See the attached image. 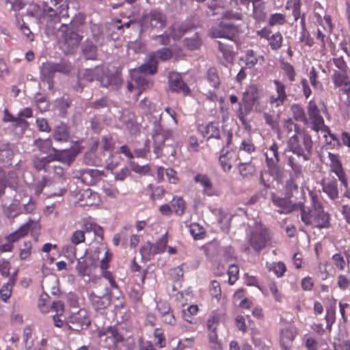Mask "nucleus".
Returning a JSON list of instances; mask_svg holds the SVG:
<instances>
[{
    "label": "nucleus",
    "instance_id": "f257e3e1",
    "mask_svg": "<svg viewBox=\"0 0 350 350\" xmlns=\"http://www.w3.org/2000/svg\"><path fill=\"white\" fill-rule=\"evenodd\" d=\"M313 142L310 135L304 131L295 130V134L288 141V147L294 154L303 155L302 160L308 161L312 153Z\"/></svg>",
    "mask_w": 350,
    "mask_h": 350
},
{
    "label": "nucleus",
    "instance_id": "f03ea898",
    "mask_svg": "<svg viewBox=\"0 0 350 350\" xmlns=\"http://www.w3.org/2000/svg\"><path fill=\"white\" fill-rule=\"evenodd\" d=\"M299 210L301 211V220L306 226H311L318 229L330 227V215L324 210L311 211L304 204H299Z\"/></svg>",
    "mask_w": 350,
    "mask_h": 350
},
{
    "label": "nucleus",
    "instance_id": "7ed1b4c3",
    "mask_svg": "<svg viewBox=\"0 0 350 350\" xmlns=\"http://www.w3.org/2000/svg\"><path fill=\"white\" fill-rule=\"evenodd\" d=\"M97 336L103 347L108 350H119V345L125 341L124 336L116 325L99 329Z\"/></svg>",
    "mask_w": 350,
    "mask_h": 350
},
{
    "label": "nucleus",
    "instance_id": "20e7f679",
    "mask_svg": "<svg viewBox=\"0 0 350 350\" xmlns=\"http://www.w3.org/2000/svg\"><path fill=\"white\" fill-rule=\"evenodd\" d=\"M40 79L46 82L51 88L53 84V78L56 72L64 74L69 73L72 70L70 63L62 60L59 63L52 62H46L42 64L40 66Z\"/></svg>",
    "mask_w": 350,
    "mask_h": 350
},
{
    "label": "nucleus",
    "instance_id": "39448f33",
    "mask_svg": "<svg viewBox=\"0 0 350 350\" xmlns=\"http://www.w3.org/2000/svg\"><path fill=\"white\" fill-rule=\"evenodd\" d=\"M34 144L43 153H47L51 150H53L55 152L56 159L65 163L73 161L79 153V151L76 149L57 150L52 147V141L50 138L45 139H38L35 140Z\"/></svg>",
    "mask_w": 350,
    "mask_h": 350
},
{
    "label": "nucleus",
    "instance_id": "423d86ee",
    "mask_svg": "<svg viewBox=\"0 0 350 350\" xmlns=\"http://www.w3.org/2000/svg\"><path fill=\"white\" fill-rule=\"evenodd\" d=\"M40 224L38 221L29 219L25 224H23L18 230L7 235L5 239L8 242L14 243L21 239L26 237L29 232L31 236L37 241L40 233Z\"/></svg>",
    "mask_w": 350,
    "mask_h": 350
},
{
    "label": "nucleus",
    "instance_id": "0eeeda50",
    "mask_svg": "<svg viewBox=\"0 0 350 350\" xmlns=\"http://www.w3.org/2000/svg\"><path fill=\"white\" fill-rule=\"evenodd\" d=\"M241 32L240 27L232 23L221 21L216 27H213L209 31L211 38H222L234 40Z\"/></svg>",
    "mask_w": 350,
    "mask_h": 350
},
{
    "label": "nucleus",
    "instance_id": "6e6552de",
    "mask_svg": "<svg viewBox=\"0 0 350 350\" xmlns=\"http://www.w3.org/2000/svg\"><path fill=\"white\" fill-rule=\"evenodd\" d=\"M142 22L145 27L160 30L165 27L167 18L162 10L153 9L148 14H144Z\"/></svg>",
    "mask_w": 350,
    "mask_h": 350
},
{
    "label": "nucleus",
    "instance_id": "1a4fd4ad",
    "mask_svg": "<svg viewBox=\"0 0 350 350\" xmlns=\"http://www.w3.org/2000/svg\"><path fill=\"white\" fill-rule=\"evenodd\" d=\"M270 239L271 235L268 229L259 226L251 232L249 243L254 251L259 252L266 247Z\"/></svg>",
    "mask_w": 350,
    "mask_h": 350
},
{
    "label": "nucleus",
    "instance_id": "9d476101",
    "mask_svg": "<svg viewBox=\"0 0 350 350\" xmlns=\"http://www.w3.org/2000/svg\"><path fill=\"white\" fill-rule=\"evenodd\" d=\"M256 34L260 39L267 40L268 46L273 51H278L282 46L284 38L279 31L273 33L269 27H264L257 30Z\"/></svg>",
    "mask_w": 350,
    "mask_h": 350
},
{
    "label": "nucleus",
    "instance_id": "9b49d317",
    "mask_svg": "<svg viewBox=\"0 0 350 350\" xmlns=\"http://www.w3.org/2000/svg\"><path fill=\"white\" fill-rule=\"evenodd\" d=\"M62 33V48L66 53H72V50L78 46L81 37L74 31H69L68 25L62 24L59 28Z\"/></svg>",
    "mask_w": 350,
    "mask_h": 350
},
{
    "label": "nucleus",
    "instance_id": "f8f14e48",
    "mask_svg": "<svg viewBox=\"0 0 350 350\" xmlns=\"http://www.w3.org/2000/svg\"><path fill=\"white\" fill-rule=\"evenodd\" d=\"M172 134V131L170 129H163L160 125L155 128L152 135V139L154 144L153 152L156 154L157 158L161 156L165 141L171 138Z\"/></svg>",
    "mask_w": 350,
    "mask_h": 350
},
{
    "label": "nucleus",
    "instance_id": "ddd939ff",
    "mask_svg": "<svg viewBox=\"0 0 350 350\" xmlns=\"http://www.w3.org/2000/svg\"><path fill=\"white\" fill-rule=\"evenodd\" d=\"M89 324V317L85 309H79L77 312L72 313L66 322L68 329L75 332H79L83 325Z\"/></svg>",
    "mask_w": 350,
    "mask_h": 350
},
{
    "label": "nucleus",
    "instance_id": "4468645a",
    "mask_svg": "<svg viewBox=\"0 0 350 350\" xmlns=\"http://www.w3.org/2000/svg\"><path fill=\"white\" fill-rule=\"evenodd\" d=\"M328 159L330 161V171L336 174L342 185L347 189L348 180L345 171L342 167L340 157L337 154L332 152L328 153Z\"/></svg>",
    "mask_w": 350,
    "mask_h": 350
},
{
    "label": "nucleus",
    "instance_id": "2eb2a0df",
    "mask_svg": "<svg viewBox=\"0 0 350 350\" xmlns=\"http://www.w3.org/2000/svg\"><path fill=\"white\" fill-rule=\"evenodd\" d=\"M307 118L308 124H311V129L315 131H319L321 126H323L324 119L321 115L320 109L312 100H310L307 105Z\"/></svg>",
    "mask_w": 350,
    "mask_h": 350
},
{
    "label": "nucleus",
    "instance_id": "dca6fc26",
    "mask_svg": "<svg viewBox=\"0 0 350 350\" xmlns=\"http://www.w3.org/2000/svg\"><path fill=\"white\" fill-rule=\"evenodd\" d=\"M257 98V90L255 88H250L245 92H244L242 102L245 105V111H243L241 105L237 111V117L241 121H244L245 115L251 111L252 107Z\"/></svg>",
    "mask_w": 350,
    "mask_h": 350
},
{
    "label": "nucleus",
    "instance_id": "f3484780",
    "mask_svg": "<svg viewBox=\"0 0 350 350\" xmlns=\"http://www.w3.org/2000/svg\"><path fill=\"white\" fill-rule=\"evenodd\" d=\"M273 83L274 84L277 94L271 95L269 97V103L275 107H278L283 105L287 99L286 85L282 81L278 79L273 80Z\"/></svg>",
    "mask_w": 350,
    "mask_h": 350
},
{
    "label": "nucleus",
    "instance_id": "a211bd4d",
    "mask_svg": "<svg viewBox=\"0 0 350 350\" xmlns=\"http://www.w3.org/2000/svg\"><path fill=\"white\" fill-rule=\"evenodd\" d=\"M169 83L170 88L172 92L183 94L184 96L191 94L190 88L178 73L172 72L169 75Z\"/></svg>",
    "mask_w": 350,
    "mask_h": 350
},
{
    "label": "nucleus",
    "instance_id": "6ab92c4d",
    "mask_svg": "<svg viewBox=\"0 0 350 350\" xmlns=\"http://www.w3.org/2000/svg\"><path fill=\"white\" fill-rule=\"evenodd\" d=\"M271 200L273 204L280 208L278 211L280 213H290L293 211L299 209V204H302L301 202L293 204L289 199L278 197L274 193L271 194Z\"/></svg>",
    "mask_w": 350,
    "mask_h": 350
},
{
    "label": "nucleus",
    "instance_id": "aec40b11",
    "mask_svg": "<svg viewBox=\"0 0 350 350\" xmlns=\"http://www.w3.org/2000/svg\"><path fill=\"white\" fill-rule=\"evenodd\" d=\"M100 83L103 87L109 88L110 90H118L122 83L121 75L116 72L111 74L105 73L103 70Z\"/></svg>",
    "mask_w": 350,
    "mask_h": 350
},
{
    "label": "nucleus",
    "instance_id": "412c9836",
    "mask_svg": "<svg viewBox=\"0 0 350 350\" xmlns=\"http://www.w3.org/2000/svg\"><path fill=\"white\" fill-rule=\"evenodd\" d=\"M51 1L54 5L60 4L57 8V11L54 10L51 8H49V12H52V14H50V16H53L54 24L59 23L62 18H68L69 16L68 0H51Z\"/></svg>",
    "mask_w": 350,
    "mask_h": 350
},
{
    "label": "nucleus",
    "instance_id": "4be33fe9",
    "mask_svg": "<svg viewBox=\"0 0 350 350\" xmlns=\"http://www.w3.org/2000/svg\"><path fill=\"white\" fill-rule=\"evenodd\" d=\"M78 196L77 203L80 206H91L99 201L98 193L90 189L80 191Z\"/></svg>",
    "mask_w": 350,
    "mask_h": 350
},
{
    "label": "nucleus",
    "instance_id": "5701e85b",
    "mask_svg": "<svg viewBox=\"0 0 350 350\" xmlns=\"http://www.w3.org/2000/svg\"><path fill=\"white\" fill-rule=\"evenodd\" d=\"M297 334V329L295 327H287L281 329L280 342L284 349H290Z\"/></svg>",
    "mask_w": 350,
    "mask_h": 350
},
{
    "label": "nucleus",
    "instance_id": "b1692460",
    "mask_svg": "<svg viewBox=\"0 0 350 350\" xmlns=\"http://www.w3.org/2000/svg\"><path fill=\"white\" fill-rule=\"evenodd\" d=\"M222 153L219 157V164L225 172H228L232 169V165L237 161L239 157L233 151L226 150Z\"/></svg>",
    "mask_w": 350,
    "mask_h": 350
},
{
    "label": "nucleus",
    "instance_id": "393cba45",
    "mask_svg": "<svg viewBox=\"0 0 350 350\" xmlns=\"http://www.w3.org/2000/svg\"><path fill=\"white\" fill-rule=\"evenodd\" d=\"M198 131L205 138H220V130L217 123L209 122L206 124L199 125Z\"/></svg>",
    "mask_w": 350,
    "mask_h": 350
},
{
    "label": "nucleus",
    "instance_id": "a878e982",
    "mask_svg": "<svg viewBox=\"0 0 350 350\" xmlns=\"http://www.w3.org/2000/svg\"><path fill=\"white\" fill-rule=\"evenodd\" d=\"M157 55L151 53L148 55L147 62L139 67V70L142 74L154 75L157 72Z\"/></svg>",
    "mask_w": 350,
    "mask_h": 350
},
{
    "label": "nucleus",
    "instance_id": "bb28decb",
    "mask_svg": "<svg viewBox=\"0 0 350 350\" xmlns=\"http://www.w3.org/2000/svg\"><path fill=\"white\" fill-rule=\"evenodd\" d=\"M296 156H289L288 157V164L291 166L294 175L296 178H300L303 176L302 172V163L306 161H303V155L295 154Z\"/></svg>",
    "mask_w": 350,
    "mask_h": 350
},
{
    "label": "nucleus",
    "instance_id": "cd10ccee",
    "mask_svg": "<svg viewBox=\"0 0 350 350\" xmlns=\"http://www.w3.org/2000/svg\"><path fill=\"white\" fill-rule=\"evenodd\" d=\"M265 156L267 167L269 169L274 168L279 162L278 146L275 142L265 152Z\"/></svg>",
    "mask_w": 350,
    "mask_h": 350
},
{
    "label": "nucleus",
    "instance_id": "c85d7f7f",
    "mask_svg": "<svg viewBox=\"0 0 350 350\" xmlns=\"http://www.w3.org/2000/svg\"><path fill=\"white\" fill-rule=\"evenodd\" d=\"M322 189L331 200H336L338 198V183L336 178H333L327 182L324 180L321 183Z\"/></svg>",
    "mask_w": 350,
    "mask_h": 350
},
{
    "label": "nucleus",
    "instance_id": "c756f323",
    "mask_svg": "<svg viewBox=\"0 0 350 350\" xmlns=\"http://www.w3.org/2000/svg\"><path fill=\"white\" fill-rule=\"evenodd\" d=\"M111 298L108 295L97 296L91 295V301L95 310L102 312L111 304Z\"/></svg>",
    "mask_w": 350,
    "mask_h": 350
},
{
    "label": "nucleus",
    "instance_id": "7c9ffc66",
    "mask_svg": "<svg viewBox=\"0 0 350 350\" xmlns=\"http://www.w3.org/2000/svg\"><path fill=\"white\" fill-rule=\"evenodd\" d=\"M194 181L202 187L204 193L208 196L213 195V183L208 175L200 173L197 174L194 177Z\"/></svg>",
    "mask_w": 350,
    "mask_h": 350
},
{
    "label": "nucleus",
    "instance_id": "2f4dec72",
    "mask_svg": "<svg viewBox=\"0 0 350 350\" xmlns=\"http://www.w3.org/2000/svg\"><path fill=\"white\" fill-rule=\"evenodd\" d=\"M53 161L51 157L46 156L43 157H38L34 156L33 158V165L38 172L44 171L48 172L50 171V163Z\"/></svg>",
    "mask_w": 350,
    "mask_h": 350
},
{
    "label": "nucleus",
    "instance_id": "473e14b6",
    "mask_svg": "<svg viewBox=\"0 0 350 350\" xmlns=\"http://www.w3.org/2000/svg\"><path fill=\"white\" fill-rule=\"evenodd\" d=\"M28 12L34 17L38 18H47V25L49 26L51 24L54 23L53 16H50V13L49 12V8L47 10H40L39 6L36 4H32L30 5V10H28ZM52 14V12H51Z\"/></svg>",
    "mask_w": 350,
    "mask_h": 350
},
{
    "label": "nucleus",
    "instance_id": "72a5a7b5",
    "mask_svg": "<svg viewBox=\"0 0 350 350\" xmlns=\"http://www.w3.org/2000/svg\"><path fill=\"white\" fill-rule=\"evenodd\" d=\"M302 2L301 0H288L286 1L285 9L291 10L292 16H293L294 21H297L302 15L305 14L301 13Z\"/></svg>",
    "mask_w": 350,
    "mask_h": 350
},
{
    "label": "nucleus",
    "instance_id": "f704fd0d",
    "mask_svg": "<svg viewBox=\"0 0 350 350\" xmlns=\"http://www.w3.org/2000/svg\"><path fill=\"white\" fill-rule=\"evenodd\" d=\"M98 144H100V150L103 153H111L115 148V142L111 135H105L102 136L100 142H96L94 146L98 147Z\"/></svg>",
    "mask_w": 350,
    "mask_h": 350
},
{
    "label": "nucleus",
    "instance_id": "c9c22d12",
    "mask_svg": "<svg viewBox=\"0 0 350 350\" xmlns=\"http://www.w3.org/2000/svg\"><path fill=\"white\" fill-rule=\"evenodd\" d=\"M332 80L335 88H342L350 83L347 72H342L334 70L332 75Z\"/></svg>",
    "mask_w": 350,
    "mask_h": 350
},
{
    "label": "nucleus",
    "instance_id": "e433bc0d",
    "mask_svg": "<svg viewBox=\"0 0 350 350\" xmlns=\"http://www.w3.org/2000/svg\"><path fill=\"white\" fill-rule=\"evenodd\" d=\"M265 267L268 271L273 272V273L278 278H282V276H284L285 272L286 271V267L285 264L282 261H279L277 262H267L265 263Z\"/></svg>",
    "mask_w": 350,
    "mask_h": 350
},
{
    "label": "nucleus",
    "instance_id": "4c0bfd02",
    "mask_svg": "<svg viewBox=\"0 0 350 350\" xmlns=\"http://www.w3.org/2000/svg\"><path fill=\"white\" fill-rule=\"evenodd\" d=\"M82 53L86 59H96L97 46L91 41H85L82 45Z\"/></svg>",
    "mask_w": 350,
    "mask_h": 350
},
{
    "label": "nucleus",
    "instance_id": "58836bf2",
    "mask_svg": "<svg viewBox=\"0 0 350 350\" xmlns=\"http://www.w3.org/2000/svg\"><path fill=\"white\" fill-rule=\"evenodd\" d=\"M16 273L12 275L7 283L4 284L0 290V296L3 301H6L12 295V288L15 284Z\"/></svg>",
    "mask_w": 350,
    "mask_h": 350
},
{
    "label": "nucleus",
    "instance_id": "ea45409f",
    "mask_svg": "<svg viewBox=\"0 0 350 350\" xmlns=\"http://www.w3.org/2000/svg\"><path fill=\"white\" fill-rule=\"evenodd\" d=\"M72 100L68 96H62L57 98L55 101V107L59 111V114L62 116L67 113V109L70 107Z\"/></svg>",
    "mask_w": 350,
    "mask_h": 350
},
{
    "label": "nucleus",
    "instance_id": "a19ab883",
    "mask_svg": "<svg viewBox=\"0 0 350 350\" xmlns=\"http://www.w3.org/2000/svg\"><path fill=\"white\" fill-rule=\"evenodd\" d=\"M140 254L142 258L146 260H149L153 256L158 254L157 250H155L154 243L150 241L144 243V245L141 247Z\"/></svg>",
    "mask_w": 350,
    "mask_h": 350
},
{
    "label": "nucleus",
    "instance_id": "79ce46f5",
    "mask_svg": "<svg viewBox=\"0 0 350 350\" xmlns=\"http://www.w3.org/2000/svg\"><path fill=\"white\" fill-rule=\"evenodd\" d=\"M134 80L137 85V88L139 90L137 96H139L143 91L151 88L153 85V82L144 75L135 77Z\"/></svg>",
    "mask_w": 350,
    "mask_h": 350
},
{
    "label": "nucleus",
    "instance_id": "37998d69",
    "mask_svg": "<svg viewBox=\"0 0 350 350\" xmlns=\"http://www.w3.org/2000/svg\"><path fill=\"white\" fill-rule=\"evenodd\" d=\"M103 74V68L96 67L94 68L86 69L83 74V79L89 82H92L94 80L100 82L101 75Z\"/></svg>",
    "mask_w": 350,
    "mask_h": 350
},
{
    "label": "nucleus",
    "instance_id": "c03bdc74",
    "mask_svg": "<svg viewBox=\"0 0 350 350\" xmlns=\"http://www.w3.org/2000/svg\"><path fill=\"white\" fill-rule=\"evenodd\" d=\"M206 79L210 85L214 88H218L220 85V79L217 69L215 67H211L206 71Z\"/></svg>",
    "mask_w": 350,
    "mask_h": 350
},
{
    "label": "nucleus",
    "instance_id": "a18cd8bd",
    "mask_svg": "<svg viewBox=\"0 0 350 350\" xmlns=\"http://www.w3.org/2000/svg\"><path fill=\"white\" fill-rule=\"evenodd\" d=\"M172 207L178 215H183L186 209V202L181 197L174 196L171 201Z\"/></svg>",
    "mask_w": 350,
    "mask_h": 350
},
{
    "label": "nucleus",
    "instance_id": "49530a36",
    "mask_svg": "<svg viewBox=\"0 0 350 350\" xmlns=\"http://www.w3.org/2000/svg\"><path fill=\"white\" fill-rule=\"evenodd\" d=\"M286 23V15L278 12L271 14L268 19V25L269 27L283 26Z\"/></svg>",
    "mask_w": 350,
    "mask_h": 350
},
{
    "label": "nucleus",
    "instance_id": "de8ad7c7",
    "mask_svg": "<svg viewBox=\"0 0 350 350\" xmlns=\"http://www.w3.org/2000/svg\"><path fill=\"white\" fill-rule=\"evenodd\" d=\"M291 109L293 118L296 121L301 122L304 124H308V118L302 107L299 105L294 104L291 106Z\"/></svg>",
    "mask_w": 350,
    "mask_h": 350
},
{
    "label": "nucleus",
    "instance_id": "09e8293b",
    "mask_svg": "<svg viewBox=\"0 0 350 350\" xmlns=\"http://www.w3.org/2000/svg\"><path fill=\"white\" fill-rule=\"evenodd\" d=\"M32 253V243L31 241H24L19 247V258L21 260L30 258Z\"/></svg>",
    "mask_w": 350,
    "mask_h": 350
},
{
    "label": "nucleus",
    "instance_id": "8fccbe9b",
    "mask_svg": "<svg viewBox=\"0 0 350 350\" xmlns=\"http://www.w3.org/2000/svg\"><path fill=\"white\" fill-rule=\"evenodd\" d=\"M218 49L222 53L223 57L227 62L232 61L234 58L232 46L225 44L221 41H217Z\"/></svg>",
    "mask_w": 350,
    "mask_h": 350
},
{
    "label": "nucleus",
    "instance_id": "3c124183",
    "mask_svg": "<svg viewBox=\"0 0 350 350\" xmlns=\"http://www.w3.org/2000/svg\"><path fill=\"white\" fill-rule=\"evenodd\" d=\"M53 137L56 142H65L69 139L70 135L65 126H58L55 129Z\"/></svg>",
    "mask_w": 350,
    "mask_h": 350
},
{
    "label": "nucleus",
    "instance_id": "603ef678",
    "mask_svg": "<svg viewBox=\"0 0 350 350\" xmlns=\"http://www.w3.org/2000/svg\"><path fill=\"white\" fill-rule=\"evenodd\" d=\"M190 234L194 239L200 240L204 238L205 234L204 228L198 223H192L189 226Z\"/></svg>",
    "mask_w": 350,
    "mask_h": 350
},
{
    "label": "nucleus",
    "instance_id": "864d4df0",
    "mask_svg": "<svg viewBox=\"0 0 350 350\" xmlns=\"http://www.w3.org/2000/svg\"><path fill=\"white\" fill-rule=\"evenodd\" d=\"M308 78H309L310 83L314 89L323 90V84L319 80L318 72L314 67H312V68L310 69V70L308 73Z\"/></svg>",
    "mask_w": 350,
    "mask_h": 350
},
{
    "label": "nucleus",
    "instance_id": "5fc2aeb1",
    "mask_svg": "<svg viewBox=\"0 0 350 350\" xmlns=\"http://www.w3.org/2000/svg\"><path fill=\"white\" fill-rule=\"evenodd\" d=\"M281 68L284 71L285 76L287 77L290 82H293L295 80L296 72L292 64L289 62H282Z\"/></svg>",
    "mask_w": 350,
    "mask_h": 350
},
{
    "label": "nucleus",
    "instance_id": "6e6d98bb",
    "mask_svg": "<svg viewBox=\"0 0 350 350\" xmlns=\"http://www.w3.org/2000/svg\"><path fill=\"white\" fill-rule=\"evenodd\" d=\"M228 283L229 285L234 284L239 278V268L238 265L234 264L230 265L228 269Z\"/></svg>",
    "mask_w": 350,
    "mask_h": 350
},
{
    "label": "nucleus",
    "instance_id": "4d7b16f0",
    "mask_svg": "<svg viewBox=\"0 0 350 350\" xmlns=\"http://www.w3.org/2000/svg\"><path fill=\"white\" fill-rule=\"evenodd\" d=\"M239 174L243 178L249 177L255 172V167L250 163H240L238 165Z\"/></svg>",
    "mask_w": 350,
    "mask_h": 350
},
{
    "label": "nucleus",
    "instance_id": "13d9d810",
    "mask_svg": "<svg viewBox=\"0 0 350 350\" xmlns=\"http://www.w3.org/2000/svg\"><path fill=\"white\" fill-rule=\"evenodd\" d=\"M253 18L258 23H262L265 21L267 18V14L265 12V9L261 5H256L253 4Z\"/></svg>",
    "mask_w": 350,
    "mask_h": 350
},
{
    "label": "nucleus",
    "instance_id": "bf43d9fd",
    "mask_svg": "<svg viewBox=\"0 0 350 350\" xmlns=\"http://www.w3.org/2000/svg\"><path fill=\"white\" fill-rule=\"evenodd\" d=\"M219 324V315L217 313H213L207 319L206 326L211 333H217V329Z\"/></svg>",
    "mask_w": 350,
    "mask_h": 350
},
{
    "label": "nucleus",
    "instance_id": "052dcab7",
    "mask_svg": "<svg viewBox=\"0 0 350 350\" xmlns=\"http://www.w3.org/2000/svg\"><path fill=\"white\" fill-rule=\"evenodd\" d=\"M184 42L185 46L190 50L198 49L202 45V41L198 33H195L191 38H185Z\"/></svg>",
    "mask_w": 350,
    "mask_h": 350
},
{
    "label": "nucleus",
    "instance_id": "680f3d73",
    "mask_svg": "<svg viewBox=\"0 0 350 350\" xmlns=\"http://www.w3.org/2000/svg\"><path fill=\"white\" fill-rule=\"evenodd\" d=\"M76 269L78 273L81 276L88 275L90 272V263L87 259H81L78 260Z\"/></svg>",
    "mask_w": 350,
    "mask_h": 350
},
{
    "label": "nucleus",
    "instance_id": "e2e57ef3",
    "mask_svg": "<svg viewBox=\"0 0 350 350\" xmlns=\"http://www.w3.org/2000/svg\"><path fill=\"white\" fill-rule=\"evenodd\" d=\"M258 58L252 49L247 50L245 52V66L248 68L254 67L258 63Z\"/></svg>",
    "mask_w": 350,
    "mask_h": 350
},
{
    "label": "nucleus",
    "instance_id": "0e129e2a",
    "mask_svg": "<svg viewBox=\"0 0 350 350\" xmlns=\"http://www.w3.org/2000/svg\"><path fill=\"white\" fill-rule=\"evenodd\" d=\"M155 345L159 348H163L166 345V339L163 331L160 328H156L154 332Z\"/></svg>",
    "mask_w": 350,
    "mask_h": 350
},
{
    "label": "nucleus",
    "instance_id": "69168bd1",
    "mask_svg": "<svg viewBox=\"0 0 350 350\" xmlns=\"http://www.w3.org/2000/svg\"><path fill=\"white\" fill-rule=\"evenodd\" d=\"M103 192L107 196L111 198H116L119 194L118 188L110 183H105L102 187Z\"/></svg>",
    "mask_w": 350,
    "mask_h": 350
},
{
    "label": "nucleus",
    "instance_id": "338daca9",
    "mask_svg": "<svg viewBox=\"0 0 350 350\" xmlns=\"http://www.w3.org/2000/svg\"><path fill=\"white\" fill-rule=\"evenodd\" d=\"M209 292L212 297L219 301L221 296V289L219 282L217 280H212L210 284Z\"/></svg>",
    "mask_w": 350,
    "mask_h": 350
},
{
    "label": "nucleus",
    "instance_id": "774afa93",
    "mask_svg": "<svg viewBox=\"0 0 350 350\" xmlns=\"http://www.w3.org/2000/svg\"><path fill=\"white\" fill-rule=\"evenodd\" d=\"M209 347L211 350H223L220 341L218 340L217 333H210L208 334Z\"/></svg>",
    "mask_w": 350,
    "mask_h": 350
}]
</instances>
